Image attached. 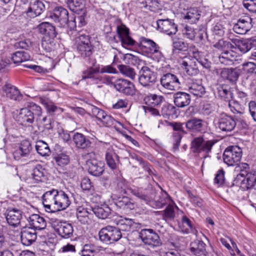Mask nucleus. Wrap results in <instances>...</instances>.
<instances>
[{
  "label": "nucleus",
  "instance_id": "nucleus-1",
  "mask_svg": "<svg viewBox=\"0 0 256 256\" xmlns=\"http://www.w3.org/2000/svg\"><path fill=\"white\" fill-rule=\"evenodd\" d=\"M70 192L62 190L52 189L45 192L42 196V204L48 212H55L66 210L71 204Z\"/></svg>",
  "mask_w": 256,
  "mask_h": 256
},
{
  "label": "nucleus",
  "instance_id": "nucleus-2",
  "mask_svg": "<svg viewBox=\"0 0 256 256\" xmlns=\"http://www.w3.org/2000/svg\"><path fill=\"white\" fill-rule=\"evenodd\" d=\"M236 166L235 170L240 173L234 180L233 184L243 190L252 188L256 183V171L249 172V165L246 163H238Z\"/></svg>",
  "mask_w": 256,
  "mask_h": 256
},
{
  "label": "nucleus",
  "instance_id": "nucleus-3",
  "mask_svg": "<svg viewBox=\"0 0 256 256\" xmlns=\"http://www.w3.org/2000/svg\"><path fill=\"white\" fill-rule=\"evenodd\" d=\"M217 142L216 140H208L203 135L194 138L191 142V148L194 153L202 154V158H206L210 157L212 148Z\"/></svg>",
  "mask_w": 256,
  "mask_h": 256
},
{
  "label": "nucleus",
  "instance_id": "nucleus-4",
  "mask_svg": "<svg viewBox=\"0 0 256 256\" xmlns=\"http://www.w3.org/2000/svg\"><path fill=\"white\" fill-rule=\"evenodd\" d=\"M100 66L97 64L96 62L93 63L92 66L88 67L82 73V80H89L94 84H114V77L110 76H102L99 74Z\"/></svg>",
  "mask_w": 256,
  "mask_h": 256
},
{
  "label": "nucleus",
  "instance_id": "nucleus-5",
  "mask_svg": "<svg viewBox=\"0 0 256 256\" xmlns=\"http://www.w3.org/2000/svg\"><path fill=\"white\" fill-rule=\"evenodd\" d=\"M98 236L100 241L110 244L118 241L122 234L116 227L107 226L100 230Z\"/></svg>",
  "mask_w": 256,
  "mask_h": 256
},
{
  "label": "nucleus",
  "instance_id": "nucleus-6",
  "mask_svg": "<svg viewBox=\"0 0 256 256\" xmlns=\"http://www.w3.org/2000/svg\"><path fill=\"white\" fill-rule=\"evenodd\" d=\"M77 50L83 58H88L92 54L93 46L90 42V37L88 35L79 34L76 38Z\"/></svg>",
  "mask_w": 256,
  "mask_h": 256
},
{
  "label": "nucleus",
  "instance_id": "nucleus-7",
  "mask_svg": "<svg viewBox=\"0 0 256 256\" xmlns=\"http://www.w3.org/2000/svg\"><path fill=\"white\" fill-rule=\"evenodd\" d=\"M242 156V149L236 146L227 148L223 154L224 162L228 166L238 165Z\"/></svg>",
  "mask_w": 256,
  "mask_h": 256
},
{
  "label": "nucleus",
  "instance_id": "nucleus-8",
  "mask_svg": "<svg viewBox=\"0 0 256 256\" xmlns=\"http://www.w3.org/2000/svg\"><path fill=\"white\" fill-rule=\"evenodd\" d=\"M216 126L221 130L226 132L232 131L236 126L234 118L224 113L220 114L214 120Z\"/></svg>",
  "mask_w": 256,
  "mask_h": 256
},
{
  "label": "nucleus",
  "instance_id": "nucleus-9",
  "mask_svg": "<svg viewBox=\"0 0 256 256\" xmlns=\"http://www.w3.org/2000/svg\"><path fill=\"white\" fill-rule=\"evenodd\" d=\"M142 242L152 248L160 246L162 242L159 236L152 229H143L139 234Z\"/></svg>",
  "mask_w": 256,
  "mask_h": 256
},
{
  "label": "nucleus",
  "instance_id": "nucleus-10",
  "mask_svg": "<svg viewBox=\"0 0 256 256\" xmlns=\"http://www.w3.org/2000/svg\"><path fill=\"white\" fill-rule=\"evenodd\" d=\"M156 74L147 66H143L139 72L138 81L144 86H150L156 82Z\"/></svg>",
  "mask_w": 256,
  "mask_h": 256
},
{
  "label": "nucleus",
  "instance_id": "nucleus-11",
  "mask_svg": "<svg viewBox=\"0 0 256 256\" xmlns=\"http://www.w3.org/2000/svg\"><path fill=\"white\" fill-rule=\"evenodd\" d=\"M252 27V18L249 16H244L234 24L232 29L236 33L242 35L248 32Z\"/></svg>",
  "mask_w": 256,
  "mask_h": 256
},
{
  "label": "nucleus",
  "instance_id": "nucleus-12",
  "mask_svg": "<svg viewBox=\"0 0 256 256\" xmlns=\"http://www.w3.org/2000/svg\"><path fill=\"white\" fill-rule=\"evenodd\" d=\"M52 226L54 230L62 238H68L73 235L74 228L70 224L56 220L52 222Z\"/></svg>",
  "mask_w": 256,
  "mask_h": 256
},
{
  "label": "nucleus",
  "instance_id": "nucleus-13",
  "mask_svg": "<svg viewBox=\"0 0 256 256\" xmlns=\"http://www.w3.org/2000/svg\"><path fill=\"white\" fill-rule=\"evenodd\" d=\"M162 86L166 89L175 90L181 86V82L178 76L171 73L164 74L160 78Z\"/></svg>",
  "mask_w": 256,
  "mask_h": 256
},
{
  "label": "nucleus",
  "instance_id": "nucleus-14",
  "mask_svg": "<svg viewBox=\"0 0 256 256\" xmlns=\"http://www.w3.org/2000/svg\"><path fill=\"white\" fill-rule=\"evenodd\" d=\"M157 30L168 35L175 34L178 32V26L173 20L159 19L156 21Z\"/></svg>",
  "mask_w": 256,
  "mask_h": 256
},
{
  "label": "nucleus",
  "instance_id": "nucleus-15",
  "mask_svg": "<svg viewBox=\"0 0 256 256\" xmlns=\"http://www.w3.org/2000/svg\"><path fill=\"white\" fill-rule=\"evenodd\" d=\"M168 125L172 128L174 132L172 136V140L173 144V150L174 151L178 150L182 136L180 132L186 134V132L184 130L182 124L180 122H168Z\"/></svg>",
  "mask_w": 256,
  "mask_h": 256
},
{
  "label": "nucleus",
  "instance_id": "nucleus-16",
  "mask_svg": "<svg viewBox=\"0 0 256 256\" xmlns=\"http://www.w3.org/2000/svg\"><path fill=\"white\" fill-rule=\"evenodd\" d=\"M116 32L123 47L128 48L136 44V42L130 36L129 30L124 25L117 26Z\"/></svg>",
  "mask_w": 256,
  "mask_h": 256
},
{
  "label": "nucleus",
  "instance_id": "nucleus-17",
  "mask_svg": "<svg viewBox=\"0 0 256 256\" xmlns=\"http://www.w3.org/2000/svg\"><path fill=\"white\" fill-rule=\"evenodd\" d=\"M32 146L28 140L22 141L19 145L14 148L12 152L14 158L16 160L27 158L32 150Z\"/></svg>",
  "mask_w": 256,
  "mask_h": 256
},
{
  "label": "nucleus",
  "instance_id": "nucleus-18",
  "mask_svg": "<svg viewBox=\"0 0 256 256\" xmlns=\"http://www.w3.org/2000/svg\"><path fill=\"white\" fill-rule=\"evenodd\" d=\"M116 89L126 95L134 96L136 94V88L134 84L130 81L120 78L114 82Z\"/></svg>",
  "mask_w": 256,
  "mask_h": 256
},
{
  "label": "nucleus",
  "instance_id": "nucleus-19",
  "mask_svg": "<svg viewBox=\"0 0 256 256\" xmlns=\"http://www.w3.org/2000/svg\"><path fill=\"white\" fill-rule=\"evenodd\" d=\"M50 18L58 24V26L64 27L68 23V12L66 9L62 7H58L56 8L54 12L50 14Z\"/></svg>",
  "mask_w": 256,
  "mask_h": 256
},
{
  "label": "nucleus",
  "instance_id": "nucleus-20",
  "mask_svg": "<svg viewBox=\"0 0 256 256\" xmlns=\"http://www.w3.org/2000/svg\"><path fill=\"white\" fill-rule=\"evenodd\" d=\"M6 218L9 225L16 227L20 224L22 218V212L17 208H8L6 210Z\"/></svg>",
  "mask_w": 256,
  "mask_h": 256
},
{
  "label": "nucleus",
  "instance_id": "nucleus-21",
  "mask_svg": "<svg viewBox=\"0 0 256 256\" xmlns=\"http://www.w3.org/2000/svg\"><path fill=\"white\" fill-rule=\"evenodd\" d=\"M186 90L191 94L199 97L206 93V88L200 80H190L186 84Z\"/></svg>",
  "mask_w": 256,
  "mask_h": 256
},
{
  "label": "nucleus",
  "instance_id": "nucleus-22",
  "mask_svg": "<svg viewBox=\"0 0 256 256\" xmlns=\"http://www.w3.org/2000/svg\"><path fill=\"white\" fill-rule=\"evenodd\" d=\"M232 44H230L232 48H238L241 52L245 54L252 48V41L248 39L230 38Z\"/></svg>",
  "mask_w": 256,
  "mask_h": 256
},
{
  "label": "nucleus",
  "instance_id": "nucleus-23",
  "mask_svg": "<svg viewBox=\"0 0 256 256\" xmlns=\"http://www.w3.org/2000/svg\"><path fill=\"white\" fill-rule=\"evenodd\" d=\"M180 64L188 75L194 76L199 73V70L194 59L186 57L182 60Z\"/></svg>",
  "mask_w": 256,
  "mask_h": 256
},
{
  "label": "nucleus",
  "instance_id": "nucleus-24",
  "mask_svg": "<svg viewBox=\"0 0 256 256\" xmlns=\"http://www.w3.org/2000/svg\"><path fill=\"white\" fill-rule=\"evenodd\" d=\"M86 165L88 172L92 176H100L104 171V164L96 159L88 160L86 162Z\"/></svg>",
  "mask_w": 256,
  "mask_h": 256
},
{
  "label": "nucleus",
  "instance_id": "nucleus-25",
  "mask_svg": "<svg viewBox=\"0 0 256 256\" xmlns=\"http://www.w3.org/2000/svg\"><path fill=\"white\" fill-rule=\"evenodd\" d=\"M20 237L22 244L28 246L35 242L37 236L34 229L30 227H26L22 228Z\"/></svg>",
  "mask_w": 256,
  "mask_h": 256
},
{
  "label": "nucleus",
  "instance_id": "nucleus-26",
  "mask_svg": "<svg viewBox=\"0 0 256 256\" xmlns=\"http://www.w3.org/2000/svg\"><path fill=\"white\" fill-rule=\"evenodd\" d=\"M2 89L6 96L12 100L20 101L22 98V95L18 89L10 84L6 83Z\"/></svg>",
  "mask_w": 256,
  "mask_h": 256
},
{
  "label": "nucleus",
  "instance_id": "nucleus-27",
  "mask_svg": "<svg viewBox=\"0 0 256 256\" xmlns=\"http://www.w3.org/2000/svg\"><path fill=\"white\" fill-rule=\"evenodd\" d=\"M45 10V6L41 0H33L31 2L27 13L31 18L40 15Z\"/></svg>",
  "mask_w": 256,
  "mask_h": 256
},
{
  "label": "nucleus",
  "instance_id": "nucleus-28",
  "mask_svg": "<svg viewBox=\"0 0 256 256\" xmlns=\"http://www.w3.org/2000/svg\"><path fill=\"white\" fill-rule=\"evenodd\" d=\"M115 204L118 208L126 212L134 210L136 206V204L128 196L119 198L115 202Z\"/></svg>",
  "mask_w": 256,
  "mask_h": 256
},
{
  "label": "nucleus",
  "instance_id": "nucleus-29",
  "mask_svg": "<svg viewBox=\"0 0 256 256\" xmlns=\"http://www.w3.org/2000/svg\"><path fill=\"white\" fill-rule=\"evenodd\" d=\"M18 120L22 125L32 124L34 121V113L29 108H22L18 116Z\"/></svg>",
  "mask_w": 256,
  "mask_h": 256
},
{
  "label": "nucleus",
  "instance_id": "nucleus-30",
  "mask_svg": "<svg viewBox=\"0 0 256 256\" xmlns=\"http://www.w3.org/2000/svg\"><path fill=\"white\" fill-rule=\"evenodd\" d=\"M40 33L52 38L56 37V28L51 24L48 22H44L40 24L38 26Z\"/></svg>",
  "mask_w": 256,
  "mask_h": 256
},
{
  "label": "nucleus",
  "instance_id": "nucleus-31",
  "mask_svg": "<svg viewBox=\"0 0 256 256\" xmlns=\"http://www.w3.org/2000/svg\"><path fill=\"white\" fill-rule=\"evenodd\" d=\"M174 102L179 108H184L188 106L191 98L189 94L184 92H178L174 95Z\"/></svg>",
  "mask_w": 256,
  "mask_h": 256
},
{
  "label": "nucleus",
  "instance_id": "nucleus-32",
  "mask_svg": "<svg viewBox=\"0 0 256 256\" xmlns=\"http://www.w3.org/2000/svg\"><path fill=\"white\" fill-rule=\"evenodd\" d=\"M29 223L30 228L35 230L44 229L46 225V222L44 218L38 214H32L29 218Z\"/></svg>",
  "mask_w": 256,
  "mask_h": 256
},
{
  "label": "nucleus",
  "instance_id": "nucleus-33",
  "mask_svg": "<svg viewBox=\"0 0 256 256\" xmlns=\"http://www.w3.org/2000/svg\"><path fill=\"white\" fill-rule=\"evenodd\" d=\"M92 210L98 218L101 219L108 218L112 212L111 209L106 204L96 206L92 208Z\"/></svg>",
  "mask_w": 256,
  "mask_h": 256
},
{
  "label": "nucleus",
  "instance_id": "nucleus-34",
  "mask_svg": "<svg viewBox=\"0 0 256 256\" xmlns=\"http://www.w3.org/2000/svg\"><path fill=\"white\" fill-rule=\"evenodd\" d=\"M73 141L76 146L79 148H86L90 146V140L82 134L76 132L73 136Z\"/></svg>",
  "mask_w": 256,
  "mask_h": 256
},
{
  "label": "nucleus",
  "instance_id": "nucleus-35",
  "mask_svg": "<svg viewBox=\"0 0 256 256\" xmlns=\"http://www.w3.org/2000/svg\"><path fill=\"white\" fill-rule=\"evenodd\" d=\"M106 160L108 165L112 170L116 169L119 162L117 154L112 149H108L106 154Z\"/></svg>",
  "mask_w": 256,
  "mask_h": 256
},
{
  "label": "nucleus",
  "instance_id": "nucleus-36",
  "mask_svg": "<svg viewBox=\"0 0 256 256\" xmlns=\"http://www.w3.org/2000/svg\"><path fill=\"white\" fill-rule=\"evenodd\" d=\"M178 224L180 230L184 234L192 232L196 234V232L193 228L192 222L186 216H182V221Z\"/></svg>",
  "mask_w": 256,
  "mask_h": 256
},
{
  "label": "nucleus",
  "instance_id": "nucleus-37",
  "mask_svg": "<svg viewBox=\"0 0 256 256\" xmlns=\"http://www.w3.org/2000/svg\"><path fill=\"white\" fill-rule=\"evenodd\" d=\"M203 120L201 119L194 118L186 122L188 130L192 132H200L203 127Z\"/></svg>",
  "mask_w": 256,
  "mask_h": 256
},
{
  "label": "nucleus",
  "instance_id": "nucleus-38",
  "mask_svg": "<svg viewBox=\"0 0 256 256\" xmlns=\"http://www.w3.org/2000/svg\"><path fill=\"white\" fill-rule=\"evenodd\" d=\"M80 186L83 190L87 191L90 193L91 196L96 198V200H100V196L94 192L90 180L88 178H84L81 182Z\"/></svg>",
  "mask_w": 256,
  "mask_h": 256
},
{
  "label": "nucleus",
  "instance_id": "nucleus-39",
  "mask_svg": "<svg viewBox=\"0 0 256 256\" xmlns=\"http://www.w3.org/2000/svg\"><path fill=\"white\" fill-rule=\"evenodd\" d=\"M135 223L133 222L132 219L130 218H122L117 222L116 228L119 230V231L123 232H130L134 228Z\"/></svg>",
  "mask_w": 256,
  "mask_h": 256
},
{
  "label": "nucleus",
  "instance_id": "nucleus-40",
  "mask_svg": "<svg viewBox=\"0 0 256 256\" xmlns=\"http://www.w3.org/2000/svg\"><path fill=\"white\" fill-rule=\"evenodd\" d=\"M220 76L224 79L234 82L238 80L239 74L236 69L224 68L221 70Z\"/></svg>",
  "mask_w": 256,
  "mask_h": 256
},
{
  "label": "nucleus",
  "instance_id": "nucleus-41",
  "mask_svg": "<svg viewBox=\"0 0 256 256\" xmlns=\"http://www.w3.org/2000/svg\"><path fill=\"white\" fill-rule=\"evenodd\" d=\"M200 16V12L196 8H190L188 9L184 18L189 23L194 24L198 20Z\"/></svg>",
  "mask_w": 256,
  "mask_h": 256
},
{
  "label": "nucleus",
  "instance_id": "nucleus-42",
  "mask_svg": "<svg viewBox=\"0 0 256 256\" xmlns=\"http://www.w3.org/2000/svg\"><path fill=\"white\" fill-rule=\"evenodd\" d=\"M142 42L145 44L144 46L148 48L152 54H156L158 56H161L162 52L160 50V47L153 40L148 38H144Z\"/></svg>",
  "mask_w": 256,
  "mask_h": 256
},
{
  "label": "nucleus",
  "instance_id": "nucleus-43",
  "mask_svg": "<svg viewBox=\"0 0 256 256\" xmlns=\"http://www.w3.org/2000/svg\"><path fill=\"white\" fill-rule=\"evenodd\" d=\"M218 96L226 100H229L232 98V93L230 88L227 84H220L217 87Z\"/></svg>",
  "mask_w": 256,
  "mask_h": 256
},
{
  "label": "nucleus",
  "instance_id": "nucleus-44",
  "mask_svg": "<svg viewBox=\"0 0 256 256\" xmlns=\"http://www.w3.org/2000/svg\"><path fill=\"white\" fill-rule=\"evenodd\" d=\"M103 118L100 121V122L105 126L106 127H113L116 130L118 129V125H122V124L118 121L115 120L111 116L108 114L106 112Z\"/></svg>",
  "mask_w": 256,
  "mask_h": 256
},
{
  "label": "nucleus",
  "instance_id": "nucleus-45",
  "mask_svg": "<svg viewBox=\"0 0 256 256\" xmlns=\"http://www.w3.org/2000/svg\"><path fill=\"white\" fill-rule=\"evenodd\" d=\"M30 56L28 53L24 51H18L14 53L12 60L14 64H19L30 60Z\"/></svg>",
  "mask_w": 256,
  "mask_h": 256
},
{
  "label": "nucleus",
  "instance_id": "nucleus-46",
  "mask_svg": "<svg viewBox=\"0 0 256 256\" xmlns=\"http://www.w3.org/2000/svg\"><path fill=\"white\" fill-rule=\"evenodd\" d=\"M234 54L232 51H226L222 52L219 56L220 62L225 65L231 64L235 60Z\"/></svg>",
  "mask_w": 256,
  "mask_h": 256
},
{
  "label": "nucleus",
  "instance_id": "nucleus-47",
  "mask_svg": "<svg viewBox=\"0 0 256 256\" xmlns=\"http://www.w3.org/2000/svg\"><path fill=\"white\" fill-rule=\"evenodd\" d=\"M170 201V198L168 193L161 190L158 198L155 200L154 203L156 206L160 208L166 204Z\"/></svg>",
  "mask_w": 256,
  "mask_h": 256
},
{
  "label": "nucleus",
  "instance_id": "nucleus-48",
  "mask_svg": "<svg viewBox=\"0 0 256 256\" xmlns=\"http://www.w3.org/2000/svg\"><path fill=\"white\" fill-rule=\"evenodd\" d=\"M164 98L162 96H158L155 94H150L148 96L145 98L146 104L152 106H158L164 100Z\"/></svg>",
  "mask_w": 256,
  "mask_h": 256
},
{
  "label": "nucleus",
  "instance_id": "nucleus-49",
  "mask_svg": "<svg viewBox=\"0 0 256 256\" xmlns=\"http://www.w3.org/2000/svg\"><path fill=\"white\" fill-rule=\"evenodd\" d=\"M174 208H177L174 204H169L164 210L162 218L166 221L172 220L175 217Z\"/></svg>",
  "mask_w": 256,
  "mask_h": 256
},
{
  "label": "nucleus",
  "instance_id": "nucleus-50",
  "mask_svg": "<svg viewBox=\"0 0 256 256\" xmlns=\"http://www.w3.org/2000/svg\"><path fill=\"white\" fill-rule=\"evenodd\" d=\"M36 149L42 156H48L50 150L48 144L42 140H38L36 142Z\"/></svg>",
  "mask_w": 256,
  "mask_h": 256
},
{
  "label": "nucleus",
  "instance_id": "nucleus-51",
  "mask_svg": "<svg viewBox=\"0 0 256 256\" xmlns=\"http://www.w3.org/2000/svg\"><path fill=\"white\" fill-rule=\"evenodd\" d=\"M42 103L49 114H53L56 112H62L60 108L56 106L52 102L49 100H42Z\"/></svg>",
  "mask_w": 256,
  "mask_h": 256
},
{
  "label": "nucleus",
  "instance_id": "nucleus-52",
  "mask_svg": "<svg viewBox=\"0 0 256 256\" xmlns=\"http://www.w3.org/2000/svg\"><path fill=\"white\" fill-rule=\"evenodd\" d=\"M54 38L44 36L42 41V46L47 52H51L55 48Z\"/></svg>",
  "mask_w": 256,
  "mask_h": 256
},
{
  "label": "nucleus",
  "instance_id": "nucleus-53",
  "mask_svg": "<svg viewBox=\"0 0 256 256\" xmlns=\"http://www.w3.org/2000/svg\"><path fill=\"white\" fill-rule=\"evenodd\" d=\"M44 169L40 164H38L33 169L32 173V179L35 182H38L42 180L44 176Z\"/></svg>",
  "mask_w": 256,
  "mask_h": 256
},
{
  "label": "nucleus",
  "instance_id": "nucleus-54",
  "mask_svg": "<svg viewBox=\"0 0 256 256\" xmlns=\"http://www.w3.org/2000/svg\"><path fill=\"white\" fill-rule=\"evenodd\" d=\"M120 72L125 76L134 80L136 76V73L134 68L129 66L120 64L118 66Z\"/></svg>",
  "mask_w": 256,
  "mask_h": 256
},
{
  "label": "nucleus",
  "instance_id": "nucleus-55",
  "mask_svg": "<svg viewBox=\"0 0 256 256\" xmlns=\"http://www.w3.org/2000/svg\"><path fill=\"white\" fill-rule=\"evenodd\" d=\"M162 114L165 118H172L176 115V109L173 105L168 104L162 108Z\"/></svg>",
  "mask_w": 256,
  "mask_h": 256
},
{
  "label": "nucleus",
  "instance_id": "nucleus-56",
  "mask_svg": "<svg viewBox=\"0 0 256 256\" xmlns=\"http://www.w3.org/2000/svg\"><path fill=\"white\" fill-rule=\"evenodd\" d=\"M56 164L62 167L67 165L70 162V159L68 156L61 154L54 158Z\"/></svg>",
  "mask_w": 256,
  "mask_h": 256
},
{
  "label": "nucleus",
  "instance_id": "nucleus-57",
  "mask_svg": "<svg viewBox=\"0 0 256 256\" xmlns=\"http://www.w3.org/2000/svg\"><path fill=\"white\" fill-rule=\"evenodd\" d=\"M84 2V0H69L68 4L70 10L75 12L82 8Z\"/></svg>",
  "mask_w": 256,
  "mask_h": 256
},
{
  "label": "nucleus",
  "instance_id": "nucleus-58",
  "mask_svg": "<svg viewBox=\"0 0 256 256\" xmlns=\"http://www.w3.org/2000/svg\"><path fill=\"white\" fill-rule=\"evenodd\" d=\"M173 52L176 50L180 51H186L188 50V45L187 43L180 40H176L173 42Z\"/></svg>",
  "mask_w": 256,
  "mask_h": 256
},
{
  "label": "nucleus",
  "instance_id": "nucleus-59",
  "mask_svg": "<svg viewBox=\"0 0 256 256\" xmlns=\"http://www.w3.org/2000/svg\"><path fill=\"white\" fill-rule=\"evenodd\" d=\"M129 190L133 195L135 196L140 200H144L146 202L148 201V196L144 192H143L142 190L140 188H130Z\"/></svg>",
  "mask_w": 256,
  "mask_h": 256
},
{
  "label": "nucleus",
  "instance_id": "nucleus-60",
  "mask_svg": "<svg viewBox=\"0 0 256 256\" xmlns=\"http://www.w3.org/2000/svg\"><path fill=\"white\" fill-rule=\"evenodd\" d=\"M196 32L194 28L186 26L182 30L184 36L190 40H193L196 36Z\"/></svg>",
  "mask_w": 256,
  "mask_h": 256
},
{
  "label": "nucleus",
  "instance_id": "nucleus-61",
  "mask_svg": "<svg viewBox=\"0 0 256 256\" xmlns=\"http://www.w3.org/2000/svg\"><path fill=\"white\" fill-rule=\"evenodd\" d=\"M243 5L249 12L256 14V0H244Z\"/></svg>",
  "mask_w": 256,
  "mask_h": 256
},
{
  "label": "nucleus",
  "instance_id": "nucleus-62",
  "mask_svg": "<svg viewBox=\"0 0 256 256\" xmlns=\"http://www.w3.org/2000/svg\"><path fill=\"white\" fill-rule=\"evenodd\" d=\"M92 116L96 117L98 120L100 122L106 112L96 106H94L92 109Z\"/></svg>",
  "mask_w": 256,
  "mask_h": 256
},
{
  "label": "nucleus",
  "instance_id": "nucleus-63",
  "mask_svg": "<svg viewBox=\"0 0 256 256\" xmlns=\"http://www.w3.org/2000/svg\"><path fill=\"white\" fill-rule=\"evenodd\" d=\"M244 70L248 73L256 74V64L253 62H248L242 64Z\"/></svg>",
  "mask_w": 256,
  "mask_h": 256
},
{
  "label": "nucleus",
  "instance_id": "nucleus-64",
  "mask_svg": "<svg viewBox=\"0 0 256 256\" xmlns=\"http://www.w3.org/2000/svg\"><path fill=\"white\" fill-rule=\"evenodd\" d=\"M94 253L95 251L91 248L90 246L86 244L79 254L81 256H94Z\"/></svg>",
  "mask_w": 256,
  "mask_h": 256
}]
</instances>
